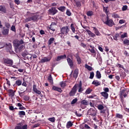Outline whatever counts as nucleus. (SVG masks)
Listing matches in <instances>:
<instances>
[{"mask_svg":"<svg viewBox=\"0 0 129 129\" xmlns=\"http://www.w3.org/2000/svg\"><path fill=\"white\" fill-rule=\"evenodd\" d=\"M27 16H28V17L25 19V22L26 23L32 21V22H36L37 20H38V17H39L38 15L35 14L34 13H31L29 11L27 12Z\"/></svg>","mask_w":129,"mask_h":129,"instance_id":"f257e3e1","label":"nucleus"},{"mask_svg":"<svg viewBox=\"0 0 129 129\" xmlns=\"http://www.w3.org/2000/svg\"><path fill=\"white\" fill-rule=\"evenodd\" d=\"M13 44L14 46H15L16 48L18 49L19 51H22V50H24V49H25V45H23V44H25V42L22 39L20 40L15 39L13 41Z\"/></svg>","mask_w":129,"mask_h":129,"instance_id":"f03ea898","label":"nucleus"},{"mask_svg":"<svg viewBox=\"0 0 129 129\" xmlns=\"http://www.w3.org/2000/svg\"><path fill=\"white\" fill-rule=\"evenodd\" d=\"M102 20L103 22L108 27H112L114 25V22L112 19H109L108 15L104 16L102 17Z\"/></svg>","mask_w":129,"mask_h":129,"instance_id":"7ed1b4c3","label":"nucleus"},{"mask_svg":"<svg viewBox=\"0 0 129 129\" xmlns=\"http://www.w3.org/2000/svg\"><path fill=\"white\" fill-rule=\"evenodd\" d=\"M69 31H70L69 26H63L60 28V33L59 34L61 35H65L66 36H67L69 33Z\"/></svg>","mask_w":129,"mask_h":129,"instance_id":"20e7f679","label":"nucleus"},{"mask_svg":"<svg viewBox=\"0 0 129 129\" xmlns=\"http://www.w3.org/2000/svg\"><path fill=\"white\" fill-rule=\"evenodd\" d=\"M3 63L7 66H12L14 64V61L9 58H3Z\"/></svg>","mask_w":129,"mask_h":129,"instance_id":"39448f33","label":"nucleus"},{"mask_svg":"<svg viewBox=\"0 0 129 129\" xmlns=\"http://www.w3.org/2000/svg\"><path fill=\"white\" fill-rule=\"evenodd\" d=\"M15 129H28V125L25 124L24 125L23 123L20 122L17 124L15 127Z\"/></svg>","mask_w":129,"mask_h":129,"instance_id":"423d86ee","label":"nucleus"},{"mask_svg":"<svg viewBox=\"0 0 129 129\" xmlns=\"http://www.w3.org/2000/svg\"><path fill=\"white\" fill-rule=\"evenodd\" d=\"M48 13L49 15L54 16V15H56V14L58 13V10L56 9V8L52 7L48 10Z\"/></svg>","mask_w":129,"mask_h":129,"instance_id":"0eeeda50","label":"nucleus"},{"mask_svg":"<svg viewBox=\"0 0 129 129\" xmlns=\"http://www.w3.org/2000/svg\"><path fill=\"white\" fill-rule=\"evenodd\" d=\"M77 92V86L75 85L73 88H72V90L69 93L70 96H74L75 95V93Z\"/></svg>","mask_w":129,"mask_h":129,"instance_id":"6e6552de","label":"nucleus"},{"mask_svg":"<svg viewBox=\"0 0 129 129\" xmlns=\"http://www.w3.org/2000/svg\"><path fill=\"white\" fill-rule=\"evenodd\" d=\"M51 59L52 57H44L43 58H41L39 63H46V62H50L51 61Z\"/></svg>","mask_w":129,"mask_h":129,"instance_id":"1a4fd4ad","label":"nucleus"},{"mask_svg":"<svg viewBox=\"0 0 129 129\" xmlns=\"http://www.w3.org/2000/svg\"><path fill=\"white\" fill-rule=\"evenodd\" d=\"M125 91H126V90L124 89L120 91L119 97L121 99H122L123 97L125 98L127 96V94L125 93Z\"/></svg>","mask_w":129,"mask_h":129,"instance_id":"9d476101","label":"nucleus"},{"mask_svg":"<svg viewBox=\"0 0 129 129\" xmlns=\"http://www.w3.org/2000/svg\"><path fill=\"white\" fill-rule=\"evenodd\" d=\"M88 115H91V116H95L96 115V111L92 108H90L88 111Z\"/></svg>","mask_w":129,"mask_h":129,"instance_id":"9b49d317","label":"nucleus"},{"mask_svg":"<svg viewBox=\"0 0 129 129\" xmlns=\"http://www.w3.org/2000/svg\"><path fill=\"white\" fill-rule=\"evenodd\" d=\"M2 32L4 36H7V35H9V32H10V29H9L8 28H6V27H3Z\"/></svg>","mask_w":129,"mask_h":129,"instance_id":"f8f14e48","label":"nucleus"},{"mask_svg":"<svg viewBox=\"0 0 129 129\" xmlns=\"http://www.w3.org/2000/svg\"><path fill=\"white\" fill-rule=\"evenodd\" d=\"M33 90L36 94H38V95H41V91L37 89V86H36V85H33Z\"/></svg>","mask_w":129,"mask_h":129,"instance_id":"ddd939ff","label":"nucleus"},{"mask_svg":"<svg viewBox=\"0 0 129 129\" xmlns=\"http://www.w3.org/2000/svg\"><path fill=\"white\" fill-rule=\"evenodd\" d=\"M67 61L68 62V64H69L71 68H72V67H73V60L71 59V58H70V57H68Z\"/></svg>","mask_w":129,"mask_h":129,"instance_id":"4468645a","label":"nucleus"},{"mask_svg":"<svg viewBox=\"0 0 129 129\" xmlns=\"http://www.w3.org/2000/svg\"><path fill=\"white\" fill-rule=\"evenodd\" d=\"M90 47L91 49H89V51L92 53V54H93L94 56L96 55V51H95V50H94V46H92V45H90Z\"/></svg>","mask_w":129,"mask_h":129,"instance_id":"2eb2a0df","label":"nucleus"},{"mask_svg":"<svg viewBox=\"0 0 129 129\" xmlns=\"http://www.w3.org/2000/svg\"><path fill=\"white\" fill-rule=\"evenodd\" d=\"M93 30L96 36H101V34H100V32H99V31H98V29H97L96 27H93Z\"/></svg>","mask_w":129,"mask_h":129,"instance_id":"dca6fc26","label":"nucleus"},{"mask_svg":"<svg viewBox=\"0 0 129 129\" xmlns=\"http://www.w3.org/2000/svg\"><path fill=\"white\" fill-rule=\"evenodd\" d=\"M53 90H54L55 91H58V92H60V93H62V89L58 87H56L55 86H53L52 87Z\"/></svg>","mask_w":129,"mask_h":129,"instance_id":"f3484780","label":"nucleus"},{"mask_svg":"<svg viewBox=\"0 0 129 129\" xmlns=\"http://www.w3.org/2000/svg\"><path fill=\"white\" fill-rule=\"evenodd\" d=\"M67 56L66 54H64L63 55H60L57 57V58L56 59V61H60V60H61V59H66Z\"/></svg>","mask_w":129,"mask_h":129,"instance_id":"a211bd4d","label":"nucleus"},{"mask_svg":"<svg viewBox=\"0 0 129 129\" xmlns=\"http://www.w3.org/2000/svg\"><path fill=\"white\" fill-rule=\"evenodd\" d=\"M86 32L88 33L90 37H91L92 38H94V37H95V34L93 33L91 31L87 29Z\"/></svg>","mask_w":129,"mask_h":129,"instance_id":"6ab92c4d","label":"nucleus"},{"mask_svg":"<svg viewBox=\"0 0 129 129\" xmlns=\"http://www.w3.org/2000/svg\"><path fill=\"white\" fill-rule=\"evenodd\" d=\"M101 94L103 97H104L105 99H107L108 98V93L105 92H101Z\"/></svg>","mask_w":129,"mask_h":129,"instance_id":"aec40b11","label":"nucleus"},{"mask_svg":"<svg viewBox=\"0 0 129 129\" xmlns=\"http://www.w3.org/2000/svg\"><path fill=\"white\" fill-rule=\"evenodd\" d=\"M8 92L9 96H11V97L15 96V92H14V90L10 89L8 90Z\"/></svg>","mask_w":129,"mask_h":129,"instance_id":"412c9836","label":"nucleus"},{"mask_svg":"<svg viewBox=\"0 0 129 129\" xmlns=\"http://www.w3.org/2000/svg\"><path fill=\"white\" fill-rule=\"evenodd\" d=\"M74 78H77L78 77V69H76L74 71V75H73Z\"/></svg>","mask_w":129,"mask_h":129,"instance_id":"4be33fe9","label":"nucleus"},{"mask_svg":"<svg viewBox=\"0 0 129 129\" xmlns=\"http://www.w3.org/2000/svg\"><path fill=\"white\" fill-rule=\"evenodd\" d=\"M0 12L7 14V10H6V7H3V6H0Z\"/></svg>","mask_w":129,"mask_h":129,"instance_id":"5701e85b","label":"nucleus"},{"mask_svg":"<svg viewBox=\"0 0 129 129\" xmlns=\"http://www.w3.org/2000/svg\"><path fill=\"white\" fill-rule=\"evenodd\" d=\"M92 84H93L95 86H99V85H100V82H99L98 80H94L92 83Z\"/></svg>","mask_w":129,"mask_h":129,"instance_id":"b1692460","label":"nucleus"},{"mask_svg":"<svg viewBox=\"0 0 129 129\" xmlns=\"http://www.w3.org/2000/svg\"><path fill=\"white\" fill-rule=\"evenodd\" d=\"M47 80L51 83V84H53V78H52V75H49V76L48 77Z\"/></svg>","mask_w":129,"mask_h":129,"instance_id":"393cba45","label":"nucleus"},{"mask_svg":"<svg viewBox=\"0 0 129 129\" xmlns=\"http://www.w3.org/2000/svg\"><path fill=\"white\" fill-rule=\"evenodd\" d=\"M96 77L98 78V79H100L101 78V74H100V72L97 71L96 73Z\"/></svg>","mask_w":129,"mask_h":129,"instance_id":"a878e982","label":"nucleus"},{"mask_svg":"<svg viewBox=\"0 0 129 129\" xmlns=\"http://www.w3.org/2000/svg\"><path fill=\"white\" fill-rule=\"evenodd\" d=\"M54 41H55V38L53 37L50 38L48 41V45H51Z\"/></svg>","mask_w":129,"mask_h":129,"instance_id":"bb28decb","label":"nucleus"},{"mask_svg":"<svg viewBox=\"0 0 129 129\" xmlns=\"http://www.w3.org/2000/svg\"><path fill=\"white\" fill-rule=\"evenodd\" d=\"M83 89H82V83L81 81L80 82V84H79V92H82V91Z\"/></svg>","mask_w":129,"mask_h":129,"instance_id":"cd10ccee","label":"nucleus"},{"mask_svg":"<svg viewBox=\"0 0 129 129\" xmlns=\"http://www.w3.org/2000/svg\"><path fill=\"white\" fill-rule=\"evenodd\" d=\"M73 125V123H72V122L70 121H68L67 123V128H70V127H71Z\"/></svg>","mask_w":129,"mask_h":129,"instance_id":"c85d7f7f","label":"nucleus"},{"mask_svg":"<svg viewBox=\"0 0 129 129\" xmlns=\"http://www.w3.org/2000/svg\"><path fill=\"white\" fill-rule=\"evenodd\" d=\"M81 103L83 104V105H89V102L86 100H83L81 101Z\"/></svg>","mask_w":129,"mask_h":129,"instance_id":"c756f323","label":"nucleus"},{"mask_svg":"<svg viewBox=\"0 0 129 129\" xmlns=\"http://www.w3.org/2000/svg\"><path fill=\"white\" fill-rule=\"evenodd\" d=\"M91 92H92V89L88 88L85 91V94H90Z\"/></svg>","mask_w":129,"mask_h":129,"instance_id":"7c9ffc66","label":"nucleus"},{"mask_svg":"<svg viewBox=\"0 0 129 129\" xmlns=\"http://www.w3.org/2000/svg\"><path fill=\"white\" fill-rule=\"evenodd\" d=\"M22 57H26L27 55H29V52L27 50H25L21 54Z\"/></svg>","mask_w":129,"mask_h":129,"instance_id":"2f4dec72","label":"nucleus"},{"mask_svg":"<svg viewBox=\"0 0 129 129\" xmlns=\"http://www.w3.org/2000/svg\"><path fill=\"white\" fill-rule=\"evenodd\" d=\"M15 84L18 86H21L22 85V81L21 80H17L15 82Z\"/></svg>","mask_w":129,"mask_h":129,"instance_id":"473e14b6","label":"nucleus"},{"mask_svg":"<svg viewBox=\"0 0 129 129\" xmlns=\"http://www.w3.org/2000/svg\"><path fill=\"white\" fill-rule=\"evenodd\" d=\"M85 68L88 70L89 71H92V67H90V66H88L87 64H85Z\"/></svg>","mask_w":129,"mask_h":129,"instance_id":"72a5a7b5","label":"nucleus"},{"mask_svg":"<svg viewBox=\"0 0 129 129\" xmlns=\"http://www.w3.org/2000/svg\"><path fill=\"white\" fill-rule=\"evenodd\" d=\"M97 108L99 109V110H102V109L104 108V106L101 104H99L97 106Z\"/></svg>","mask_w":129,"mask_h":129,"instance_id":"f704fd0d","label":"nucleus"},{"mask_svg":"<svg viewBox=\"0 0 129 129\" xmlns=\"http://www.w3.org/2000/svg\"><path fill=\"white\" fill-rule=\"evenodd\" d=\"M77 61L78 62V63L80 64L81 63V58H80V57L78 55L76 56Z\"/></svg>","mask_w":129,"mask_h":129,"instance_id":"c9c22d12","label":"nucleus"},{"mask_svg":"<svg viewBox=\"0 0 129 129\" xmlns=\"http://www.w3.org/2000/svg\"><path fill=\"white\" fill-rule=\"evenodd\" d=\"M113 37L114 40H115V41H117V38L119 37V34L116 33Z\"/></svg>","mask_w":129,"mask_h":129,"instance_id":"e433bc0d","label":"nucleus"},{"mask_svg":"<svg viewBox=\"0 0 129 129\" xmlns=\"http://www.w3.org/2000/svg\"><path fill=\"white\" fill-rule=\"evenodd\" d=\"M59 11H60L61 12H64L65 10H66V8L64 6L63 7H60L58 9Z\"/></svg>","mask_w":129,"mask_h":129,"instance_id":"4c0bfd02","label":"nucleus"},{"mask_svg":"<svg viewBox=\"0 0 129 129\" xmlns=\"http://www.w3.org/2000/svg\"><path fill=\"white\" fill-rule=\"evenodd\" d=\"M71 29L73 32V33H75V28L74 27V24H72L71 25Z\"/></svg>","mask_w":129,"mask_h":129,"instance_id":"58836bf2","label":"nucleus"},{"mask_svg":"<svg viewBox=\"0 0 129 129\" xmlns=\"http://www.w3.org/2000/svg\"><path fill=\"white\" fill-rule=\"evenodd\" d=\"M93 77H94V72H91L90 73V79H93Z\"/></svg>","mask_w":129,"mask_h":129,"instance_id":"ea45409f","label":"nucleus"},{"mask_svg":"<svg viewBox=\"0 0 129 129\" xmlns=\"http://www.w3.org/2000/svg\"><path fill=\"white\" fill-rule=\"evenodd\" d=\"M87 16H88V17H91V16H93V12L88 11L87 13Z\"/></svg>","mask_w":129,"mask_h":129,"instance_id":"a19ab883","label":"nucleus"},{"mask_svg":"<svg viewBox=\"0 0 129 129\" xmlns=\"http://www.w3.org/2000/svg\"><path fill=\"white\" fill-rule=\"evenodd\" d=\"M19 115H26V113L24 111H20L18 113Z\"/></svg>","mask_w":129,"mask_h":129,"instance_id":"79ce46f5","label":"nucleus"},{"mask_svg":"<svg viewBox=\"0 0 129 129\" xmlns=\"http://www.w3.org/2000/svg\"><path fill=\"white\" fill-rule=\"evenodd\" d=\"M5 27L6 29H8L10 30V28H11V25H10V23H5Z\"/></svg>","mask_w":129,"mask_h":129,"instance_id":"37998d69","label":"nucleus"},{"mask_svg":"<svg viewBox=\"0 0 129 129\" xmlns=\"http://www.w3.org/2000/svg\"><path fill=\"white\" fill-rule=\"evenodd\" d=\"M60 85L61 87H62L63 88H64V87H65V86H66V83L64 82H61L60 83Z\"/></svg>","mask_w":129,"mask_h":129,"instance_id":"c03bdc74","label":"nucleus"},{"mask_svg":"<svg viewBox=\"0 0 129 129\" xmlns=\"http://www.w3.org/2000/svg\"><path fill=\"white\" fill-rule=\"evenodd\" d=\"M126 37H127V33H125L121 35V36H120V37L122 39H124V38H126Z\"/></svg>","mask_w":129,"mask_h":129,"instance_id":"a18cd8bd","label":"nucleus"},{"mask_svg":"<svg viewBox=\"0 0 129 129\" xmlns=\"http://www.w3.org/2000/svg\"><path fill=\"white\" fill-rule=\"evenodd\" d=\"M113 18H114V19H117V18H119V16L116 14V13H114L112 15Z\"/></svg>","mask_w":129,"mask_h":129,"instance_id":"49530a36","label":"nucleus"},{"mask_svg":"<svg viewBox=\"0 0 129 129\" xmlns=\"http://www.w3.org/2000/svg\"><path fill=\"white\" fill-rule=\"evenodd\" d=\"M77 98L74 99L72 102H71V104H75V103H76V102H77Z\"/></svg>","mask_w":129,"mask_h":129,"instance_id":"de8ad7c7","label":"nucleus"},{"mask_svg":"<svg viewBox=\"0 0 129 129\" xmlns=\"http://www.w3.org/2000/svg\"><path fill=\"white\" fill-rule=\"evenodd\" d=\"M48 120H49V121H51V122H55V117H53L51 118H49Z\"/></svg>","mask_w":129,"mask_h":129,"instance_id":"09e8293b","label":"nucleus"},{"mask_svg":"<svg viewBox=\"0 0 129 129\" xmlns=\"http://www.w3.org/2000/svg\"><path fill=\"white\" fill-rule=\"evenodd\" d=\"M116 117H117V118H122V115L120 114L119 113H117L116 114Z\"/></svg>","mask_w":129,"mask_h":129,"instance_id":"8fccbe9b","label":"nucleus"},{"mask_svg":"<svg viewBox=\"0 0 129 129\" xmlns=\"http://www.w3.org/2000/svg\"><path fill=\"white\" fill-rule=\"evenodd\" d=\"M29 57L32 58L33 57V59H36L37 58V55L36 54H33L32 55L31 54H29Z\"/></svg>","mask_w":129,"mask_h":129,"instance_id":"3c124183","label":"nucleus"},{"mask_svg":"<svg viewBox=\"0 0 129 129\" xmlns=\"http://www.w3.org/2000/svg\"><path fill=\"white\" fill-rule=\"evenodd\" d=\"M126 10H127V6L124 5L122 8V11H124Z\"/></svg>","mask_w":129,"mask_h":129,"instance_id":"603ef678","label":"nucleus"},{"mask_svg":"<svg viewBox=\"0 0 129 129\" xmlns=\"http://www.w3.org/2000/svg\"><path fill=\"white\" fill-rule=\"evenodd\" d=\"M75 113L76 115L77 116H78V117H80V116H82V114L79 113L78 112H77V111L75 112Z\"/></svg>","mask_w":129,"mask_h":129,"instance_id":"864d4df0","label":"nucleus"},{"mask_svg":"<svg viewBox=\"0 0 129 129\" xmlns=\"http://www.w3.org/2000/svg\"><path fill=\"white\" fill-rule=\"evenodd\" d=\"M24 100L27 101V100H29V99H30V97H29V96L26 95V96H24Z\"/></svg>","mask_w":129,"mask_h":129,"instance_id":"5fc2aeb1","label":"nucleus"},{"mask_svg":"<svg viewBox=\"0 0 129 129\" xmlns=\"http://www.w3.org/2000/svg\"><path fill=\"white\" fill-rule=\"evenodd\" d=\"M104 90V92H106V93H107V92H109V89H108V88H105L103 89Z\"/></svg>","mask_w":129,"mask_h":129,"instance_id":"6e6d98bb","label":"nucleus"},{"mask_svg":"<svg viewBox=\"0 0 129 129\" xmlns=\"http://www.w3.org/2000/svg\"><path fill=\"white\" fill-rule=\"evenodd\" d=\"M49 29L50 30H51V31H53V32H55V31L56 30V29H55V28H54V26H50Z\"/></svg>","mask_w":129,"mask_h":129,"instance_id":"4d7b16f0","label":"nucleus"},{"mask_svg":"<svg viewBox=\"0 0 129 129\" xmlns=\"http://www.w3.org/2000/svg\"><path fill=\"white\" fill-rule=\"evenodd\" d=\"M11 31H13V32H16V26L13 25L11 27Z\"/></svg>","mask_w":129,"mask_h":129,"instance_id":"13d9d810","label":"nucleus"},{"mask_svg":"<svg viewBox=\"0 0 129 129\" xmlns=\"http://www.w3.org/2000/svg\"><path fill=\"white\" fill-rule=\"evenodd\" d=\"M66 14L67 16H71V12L69 11V10H67Z\"/></svg>","mask_w":129,"mask_h":129,"instance_id":"bf43d9fd","label":"nucleus"},{"mask_svg":"<svg viewBox=\"0 0 129 129\" xmlns=\"http://www.w3.org/2000/svg\"><path fill=\"white\" fill-rule=\"evenodd\" d=\"M76 5L77 7H81V3H80V2H76Z\"/></svg>","mask_w":129,"mask_h":129,"instance_id":"052dcab7","label":"nucleus"},{"mask_svg":"<svg viewBox=\"0 0 129 129\" xmlns=\"http://www.w3.org/2000/svg\"><path fill=\"white\" fill-rule=\"evenodd\" d=\"M14 3H15L16 5H20V4H21V2H20V0H15Z\"/></svg>","mask_w":129,"mask_h":129,"instance_id":"680f3d73","label":"nucleus"},{"mask_svg":"<svg viewBox=\"0 0 129 129\" xmlns=\"http://www.w3.org/2000/svg\"><path fill=\"white\" fill-rule=\"evenodd\" d=\"M6 80L7 81V84H8V85H9V86H11V83H10V81H9V80L8 79H6Z\"/></svg>","mask_w":129,"mask_h":129,"instance_id":"e2e57ef3","label":"nucleus"},{"mask_svg":"<svg viewBox=\"0 0 129 129\" xmlns=\"http://www.w3.org/2000/svg\"><path fill=\"white\" fill-rule=\"evenodd\" d=\"M85 129V128H90V126H89L87 124H84Z\"/></svg>","mask_w":129,"mask_h":129,"instance_id":"0e129e2a","label":"nucleus"},{"mask_svg":"<svg viewBox=\"0 0 129 129\" xmlns=\"http://www.w3.org/2000/svg\"><path fill=\"white\" fill-rule=\"evenodd\" d=\"M94 97H96V95H92L91 96H89V98H94Z\"/></svg>","mask_w":129,"mask_h":129,"instance_id":"69168bd1","label":"nucleus"},{"mask_svg":"<svg viewBox=\"0 0 129 129\" xmlns=\"http://www.w3.org/2000/svg\"><path fill=\"white\" fill-rule=\"evenodd\" d=\"M124 20H120L119 21V24H124Z\"/></svg>","mask_w":129,"mask_h":129,"instance_id":"338daca9","label":"nucleus"},{"mask_svg":"<svg viewBox=\"0 0 129 129\" xmlns=\"http://www.w3.org/2000/svg\"><path fill=\"white\" fill-rule=\"evenodd\" d=\"M81 128L82 129H85V126H84V124H82L80 126Z\"/></svg>","mask_w":129,"mask_h":129,"instance_id":"774afa93","label":"nucleus"}]
</instances>
